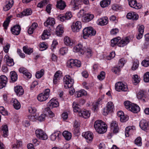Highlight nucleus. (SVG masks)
Wrapping results in <instances>:
<instances>
[{"mask_svg": "<svg viewBox=\"0 0 149 149\" xmlns=\"http://www.w3.org/2000/svg\"><path fill=\"white\" fill-rule=\"evenodd\" d=\"M83 33L84 38L86 39L87 37L95 35L96 31L92 27H89L84 28L83 30Z\"/></svg>", "mask_w": 149, "mask_h": 149, "instance_id": "20e7f679", "label": "nucleus"}, {"mask_svg": "<svg viewBox=\"0 0 149 149\" xmlns=\"http://www.w3.org/2000/svg\"><path fill=\"white\" fill-rule=\"evenodd\" d=\"M84 52H85L86 53L88 57H91L92 56L93 53L92 49L90 47H86V49L84 51Z\"/></svg>", "mask_w": 149, "mask_h": 149, "instance_id": "c03bdc74", "label": "nucleus"}, {"mask_svg": "<svg viewBox=\"0 0 149 149\" xmlns=\"http://www.w3.org/2000/svg\"><path fill=\"white\" fill-rule=\"evenodd\" d=\"M129 39L126 37L120 40L118 44V45L120 47H123L127 45L129 42Z\"/></svg>", "mask_w": 149, "mask_h": 149, "instance_id": "5701e85b", "label": "nucleus"}, {"mask_svg": "<svg viewBox=\"0 0 149 149\" xmlns=\"http://www.w3.org/2000/svg\"><path fill=\"white\" fill-rule=\"evenodd\" d=\"M19 71L20 73H22L27 78L30 79L31 77V74L29 72L26 68L21 67L19 68Z\"/></svg>", "mask_w": 149, "mask_h": 149, "instance_id": "2eb2a0df", "label": "nucleus"}, {"mask_svg": "<svg viewBox=\"0 0 149 149\" xmlns=\"http://www.w3.org/2000/svg\"><path fill=\"white\" fill-rule=\"evenodd\" d=\"M55 19L54 18H48L46 21L44 22L45 26H47L48 25L53 26L55 24Z\"/></svg>", "mask_w": 149, "mask_h": 149, "instance_id": "a878e982", "label": "nucleus"}, {"mask_svg": "<svg viewBox=\"0 0 149 149\" xmlns=\"http://www.w3.org/2000/svg\"><path fill=\"white\" fill-rule=\"evenodd\" d=\"M76 2L75 0H72L71 1V5L73 6L74 10L78 8V6L76 5Z\"/></svg>", "mask_w": 149, "mask_h": 149, "instance_id": "0e129e2a", "label": "nucleus"}, {"mask_svg": "<svg viewBox=\"0 0 149 149\" xmlns=\"http://www.w3.org/2000/svg\"><path fill=\"white\" fill-rule=\"evenodd\" d=\"M120 39V38L118 37L116 38H115L111 40V46L112 47H114L117 44L118 45V42L119 40Z\"/></svg>", "mask_w": 149, "mask_h": 149, "instance_id": "58836bf2", "label": "nucleus"}, {"mask_svg": "<svg viewBox=\"0 0 149 149\" xmlns=\"http://www.w3.org/2000/svg\"><path fill=\"white\" fill-rule=\"evenodd\" d=\"M50 91L49 89H45L43 92L40 94L38 96V100L40 102L46 101L49 97Z\"/></svg>", "mask_w": 149, "mask_h": 149, "instance_id": "39448f33", "label": "nucleus"}, {"mask_svg": "<svg viewBox=\"0 0 149 149\" xmlns=\"http://www.w3.org/2000/svg\"><path fill=\"white\" fill-rule=\"evenodd\" d=\"M11 80L13 82L15 81L17 79V76L15 71H11L10 73Z\"/></svg>", "mask_w": 149, "mask_h": 149, "instance_id": "e433bc0d", "label": "nucleus"}, {"mask_svg": "<svg viewBox=\"0 0 149 149\" xmlns=\"http://www.w3.org/2000/svg\"><path fill=\"white\" fill-rule=\"evenodd\" d=\"M139 64V61H134L131 68L132 70H136L138 68Z\"/></svg>", "mask_w": 149, "mask_h": 149, "instance_id": "603ef678", "label": "nucleus"}, {"mask_svg": "<svg viewBox=\"0 0 149 149\" xmlns=\"http://www.w3.org/2000/svg\"><path fill=\"white\" fill-rule=\"evenodd\" d=\"M13 106L14 108L17 110L19 109L21 107L20 103L16 99L14 100L13 102Z\"/></svg>", "mask_w": 149, "mask_h": 149, "instance_id": "79ce46f5", "label": "nucleus"}, {"mask_svg": "<svg viewBox=\"0 0 149 149\" xmlns=\"http://www.w3.org/2000/svg\"><path fill=\"white\" fill-rule=\"evenodd\" d=\"M56 30V33L58 36H60L63 32V28L61 25L57 26Z\"/></svg>", "mask_w": 149, "mask_h": 149, "instance_id": "72a5a7b5", "label": "nucleus"}, {"mask_svg": "<svg viewBox=\"0 0 149 149\" xmlns=\"http://www.w3.org/2000/svg\"><path fill=\"white\" fill-rule=\"evenodd\" d=\"M141 64L145 67H147L149 66V59L143 60L141 62Z\"/></svg>", "mask_w": 149, "mask_h": 149, "instance_id": "13d9d810", "label": "nucleus"}, {"mask_svg": "<svg viewBox=\"0 0 149 149\" xmlns=\"http://www.w3.org/2000/svg\"><path fill=\"white\" fill-rule=\"evenodd\" d=\"M79 106L75 102H73L72 104V107L74 112L81 113V111Z\"/></svg>", "mask_w": 149, "mask_h": 149, "instance_id": "f704fd0d", "label": "nucleus"}, {"mask_svg": "<svg viewBox=\"0 0 149 149\" xmlns=\"http://www.w3.org/2000/svg\"><path fill=\"white\" fill-rule=\"evenodd\" d=\"M133 127H134L131 126H129L126 127L125 132V135L126 137H128L129 136V133L132 131Z\"/></svg>", "mask_w": 149, "mask_h": 149, "instance_id": "4c0bfd02", "label": "nucleus"}, {"mask_svg": "<svg viewBox=\"0 0 149 149\" xmlns=\"http://www.w3.org/2000/svg\"><path fill=\"white\" fill-rule=\"evenodd\" d=\"M38 26V24L37 23L35 22L33 23L28 30V33L29 34H33L34 31Z\"/></svg>", "mask_w": 149, "mask_h": 149, "instance_id": "bb28decb", "label": "nucleus"}, {"mask_svg": "<svg viewBox=\"0 0 149 149\" xmlns=\"http://www.w3.org/2000/svg\"><path fill=\"white\" fill-rule=\"evenodd\" d=\"M132 78L133 83L135 85H136L139 83L141 80L140 78L137 74L133 75Z\"/></svg>", "mask_w": 149, "mask_h": 149, "instance_id": "37998d69", "label": "nucleus"}, {"mask_svg": "<svg viewBox=\"0 0 149 149\" xmlns=\"http://www.w3.org/2000/svg\"><path fill=\"white\" fill-rule=\"evenodd\" d=\"M134 143L137 146H140L142 145V139L140 137H138L134 140Z\"/></svg>", "mask_w": 149, "mask_h": 149, "instance_id": "de8ad7c7", "label": "nucleus"}, {"mask_svg": "<svg viewBox=\"0 0 149 149\" xmlns=\"http://www.w3.org/2000/svg\"><path fill=\"white\" fill-rule=\"evenodd\" d=\"M82 136L87 140L88 142L91 141L93 139V134L90 131L83 132Z\"/></svg>", "mask_w": 149, "mask_h": 149, "instance_id": "f8f14e48", "label": "nucleus"}, {"mask_svg": "<svg viewBox=\"0 0 149 149\" xmlns=\"http://www.w3.org/2000/svg\"><path fill=\"white\" fill-rule=\"evenodd\" d=\"M4 60L6 61V63L8 66H11L14 65V63L13 59L7 55L5 56Z\"/></svg>", "mask_w": 149, "mask_h": 149, "instance_id": "aec40b11", "label": "nucleus"}, {"mask_svg": "<svg viewBox=\"0 0 149 149\" xmlns=\"http://www.w3.org/2000/svg\"><path fill=\"white\" fill-rule=\"evenodd\" d=\"M68 49L66 47H62L60 50V54L63 55L68 52Z\"/></svg>", "mask_w": 149, "mask_h": 149, "instance_id": "4d7b16f0", "label": "nucleus"}, {"mask_svg": "<svg viewBox=\"0 0 149 149\" xmlns=\"http://www.w3.org/2000/svg\"><path fill=\"white\" fill-rule=\"evenodd\" d=\"M23 50L24 52L28 54H29L32 53L33 52V50L31 48H28L27 47L25 46L23 47Z\"/></svg>", "mask_w": 149, "mask_h": 149, "instance_id": "49530a36", "label": "nucleus"}, {"mask_svg": "<svg viewBox=\"0 0 149 149\" xmlns=\"http://www.w3.org/2000/svg\"><path fill=\"white\" fill-rule=\"evenodd\" d=\"M115 88L118 91H127L128 90L127 86L121 82H118L116 84Z\"/></svg>", "mask_w": 149, "mask_h": 149, "instance_id": "0eeeda50", "label": "nucleus"}, {"mask_svg": "<svg viewBox=\"0 0 149 149\" xmlns=\"http://www.w3.org/2000/svg\"><path fill=\"white\" fill-rule=\"evenodd\" d=\"M58 19L62 22L64 21L66 19V17L65 15H60L57 17Z\"/></svg>", "mask_w": 149, "mask_h": 149, "instance_id": "338daca9", "label": "nucleus"}, {"mask_svg": "<svg viewBox=\"0 0 149 149\" xmlns=\"http://www.w3.org/2000/svg\"><path fill=\"white\" fill-rule=\"evenodd\" d=\"M110 126L111 130L113 131V133H118V124L116 121H113L111 124Z\"/></svg>", "mask_w": 149, "mask_h": 149, "instance_id": "6ab92c4d", "label": "nucleus"}, {"mask_svg": "<svg viewBox=\"0 0 149 149\" xmlns=\"http://www.w3.org/2000/svg\"><path fill=\"white\" fill-rule=\"evenodd\" d=\"M21 29L20 26L17 25L12 28L11 29V31L13 34L17 35L19 34Z\"/></svg>", "mask_w": 149, "mask_h": 149, "instance_id": "f3484780", "label": "nucleus"}, {"mask_svg": "<svg viewBox=\"0 0 149 149\" xmlns=\"http://www.w3.org/2000/svg\"><path fill=\"white\" fill-rule=\"evenodd\" d=\"M81 28V24L80 22L77 21L75 23H73L71 28L73 32H78Z\"/></svg>", "mask_w": 149, "mask_h": 149, "instance_id": "9b49d317", "label": "nucleus"}, {"mask_svg": "<svg viewBox=\"0 0 149 149\" xmlns=\"http://www.w3.org/2000/svg\"><path fill=\"white\" fill-rule=\"evenodd\" d=\"M58 106L59 103L57 101L55 100L53 102L52 100H50L47 103V107L45 109L44 112L46 114H48L50 117L52 118L54 116V114L51 111V109L57 107Z\"/></svg>", "mask_w": 149, "mask_h": 149, "instance_id": "f257e3e1", "label": "nucleus"}, {"mask_svg": "<svg viewBox=\"0 0 149 149\" xmlns=\"http://www.w3.org/2000/svg\"><path fill=\"white\" fill-rule=\"evenodd\" d=\"M62 135L67 140H69L72 137L71 133L67 131L63 132Z\"/></svg>", "mask_w": 149, "mask_h": 149, "instance_id": "7c9ffc66", "label": "nucleus"}, {"mask_svg": "<svg viewBox=\"0 0 149 149\" xmlns=\"http://www.w3.org/2000/svg\"><path fill=\"white\" fill-rule=\"evenodd\" d=\"M87 94L86 92L84 90H81L78 92H76L75 95L77 97H81L83 95H85Z\"/></svg>", "mask_w": 149, "mask_h": 149, "instance_id": "2f4dec72", "label": "nucleus"}, {"mask_svg": "<svg viewBox=\"0 0 149 149\" xmlns=\"http://www.w3.org/2000/svg\"><path fill=\"white\" fill-rule=\"evenodd\" d=\"M13 4V0H9L8 3L3 8V10L5 11L8 10L12 7Z\"/></svg>", "mask_w": 149, "mask_h": 149, "instance_id": "473e14b6", "label": "nucleus"}, {"mask_svg": "<svg viewBox=\"0 0 149 149\" xmlns=\"http://www.w3.org/2000/svg\"><path fill=\"white\" fill-rule=\"evenodd\" d=\"M137 98L141 100L143 102H145L146 97L144 95V92L142 90L140 91L137 95Z\"/></svg>", "mask_w": 149, "mask_h": 149, "instance_id": "4be33fe9", "label": "nucleus"}, {"mask_svg": "<svg viewBox=\"0 0 149 149\" xmlns=\"http://www.w3.org/2000/svg\"><path fill=\"white\" fill-rule=\"evenodd\" d=\"M44 71L41 69L40 71L37 72L36 74V77L38 79L40 78L43 75Z\"/></svg>", "mask_w": 149, "mask_h": 149, "instance_id": "8fccbe9b", "label": "nucleus"}, {"mask_svg": "<svg viewBox=\"0 0 149 149\" xmlns=\"http://www.w3.org/2000/svg\"><path fill=\"white\" fill-rule=\"evenodd\" d=\"M143 80L146 82H149V72H146L144 75Z\"/></svg>", "mask_w": 149, "mask_h": 149, "instance_id": "052dcab7", "label": "nucleus"}, {"mask_svg": "<svg viewBox=\"0 0 149 149\" xmlns=\"http://www.w3.org/2000/svg\"><path fill=\"white\" fill-rule=\"evenodd\" d=\"M107 126L101 120H96L94 123V127L96 131L100 134H103L107 130Z\"/></svg>", "mask_w": 149, "mask_h": 149, "instance_id": "f03ea898", "label": "nucleus"}, {"mask_svg": "<svg viewBox=\"0 0 149 149\" xmlns=\"http://www.w3.org/2000/svg\"><path fill=\"white\" fill-rule=\"evenodd\" d=\"M139 126L143 130H145L148 126V122L147 123L145 119H142L140 122Z\"/></svg>", "mask_w": 149, "mask_h": 149, "instance_id": "393cba45", "label": "nucleus"}, {"mask_svg": "<svg viewBox=\"0 0 149 149\" xmlns=\"http://www.w3.org/2000/svg\"><path fill=\"white\" fill-rule=\"evenodd\" d=\"M108 21V18L105 17L104 18L101 19L99 23L100 25H104L107 24Z\"/></svg>", "mask_w": 149, "mask_h": 149, "instance_id": "09e8293b", "label": "nucleus"}, {"mask_svg": "<svg viewBox=\"0 0 149 149\" xmlns=\"http://www.w3.org/2000/svg\"><path fill=\"white\" fill-rule=\"evenodd\" d=\"M110 0H103L100 3L101 6L102 8L107 6L110 3Z\"/></svg>", "mask_w": 149, "mask_h": 149, "instance_id": "ea45409f", "label": "nucleus"}, {"mask_svg": "<svg viewBox=\"0 0 149 149\" xmlns=\"http://www.w3.org/2000/svg\"><path fill=\"white\" fill-rule=\"evenodd\" d=\"M81 113L83 117L85 118H88L90 115L89 111L86 110L81 111Z\"/></svg>", "mask_w": 149, "mask_h": 149, "instance_id": "a18cd8bd", "label": "nucleus"}, {"mask_svg": "<svg viewBox=\"0 0 149 149\" xmlns=\"http://www.w3.org/2000/svg\"><path fill=\"white\" fill-rule=\"evenodd\" d=\"M64 87L66 88L72 87L74 83V80L69 75H67L64 78Z\"/></svg>", "mask_w": 149, "mask_h": 149, "instance_id": "423d86ee", "label": "nucleus"}, {"mask_svg": "<svg viewBox=\"0 0 149 149\" xmlns=\"http://www.w3.org/2000/svg\"><path fill=\"white\" fill-rule=\"evenodd\" d=\"M66 6L65 3L62 0H60L57 1V3L56 5L57 8L61 10H63Z\"/></svg>", "mask_w": 149, "mask_h": 149, "instance_id": "b1692460", "label": "nucleus"}, {"mask_svg": "<svg viewBox=\"0 0 149 149\" xmlns=\"http://www.w3.org/2000/svg\"><path fill=\"white\" fill-rule=\"evenodd\" d=\"M64 41L65 44L67 46H70L72 45L73 44L72 42L68 37H65L64 39Z\"/></svg>", "mask_w": 149, "mask_h": 149, "instance_id": "a19ab883", "label": "nucleus"}, {"mask_svg": "<svg viewBox=\"0 0 149 149\" xmlns=\"http://www.w3.org/2000/svg\"><path fill=\"white\" fill-rule=\"evenodd\" d=\"M126 17L127 18L129 19H132L135 20H137L139 17L138 15L134 12L128 13Z\"/></svg>", "mask_w": 149, "mask_h": 149, "instance_id": "a211bd4d", "label": "nucleus"}, {"mask_svg": "<svg viewBox=\"0 0 149 149\" xmlns=\"http://www.w3.org/2000/svg\"><path fill=\"white\" fill-rule=\"evenodd\" d=\"M86 47H83L82 45L81 44H79L74 47L73 50L74 52H79L81 54H84V51Z\"/></svg>", "mask_w": 149, "mask_h": 149, "instance_id": "9d476101", "label": "nucleus"}, {"mask_svg": "<svg viewBox=\"0 0 149 149\" xmlns=\"http://www.w3.org/2000/svg\"><path fill=\"white\" fill-rule=\"evenodd\" d=\"M32 13V11L30 9H26L24 10L23 12L21 13V16H28L31 15Z\"/></svg>", "mask_w": 149, "mask_h": 149, "instance_id": "c9c22d12", "label": "nucleus"}, {"mask_svg": "<svg viewBox=\"0 0 149 149\" xmlns=\"http://www.w3.org/2000/svg\"><path fill=\"white\" fill-rule=\"evenodd\" d=\"M7 78L5 75H2L0 77V89L5 87L7 82Z\"/></svg>", "mask_w": 149, "mask_h": 149, "instance_id": "ddd939ff", "label": "nucleus"}, {"mask_svg": "<svg viewBox=\"0 0 149 149\" xmlns=\"http://www.w3.org/2000/svg\"><path fill=\"white\" fill-rule=\"evenodd\" d=\"M101 100V99L99 98L97 102H96L95 104L93 106V109L94 110V111H95L96 110V109L98 108V104H100V102Z\"/></svg>", "mask_w": 149, "mask_h": 149, "instance_id": "69168bd1", "label": "nucleus"}, {"mask_svg": "<svg viewBox=\"0 0 149 149\" xmlns=\"http://www.w3.org/2000/svg\"><path fill=\"white\" fill-rule=\"evenodd\" d=\"M120 68H121V67H119V65L118 67H114L112 68V71L116 74H118V72L120 71Z\"/></svg>", "mask_w": 149, "mask_h": 149, "instance_id": "e2e57ef3", "label": "nucleus"}, {"mask_svg": "<svg viewBox=\"0 0 149 149\" xmlns=\"http://www.w3.org/2000/svg\"><path fill=\"white\" fill-rule=\"evenodd\" d=\"M67 66L69 68H72L74 67L73 59H70L68 61L67 63Z\"/></svg>", "mask_w": 149, "mask_h": 149, "instance_id": "864d4df0", "label": "nucleus"}, {"mask_svg": "<svg viewBox=\"0 0 149 149\" xmlns=\"http://www.w3.org/2000/svg\"><path fill=\"white\" fill-rule=\"evenodd\" d=\"M35 134L38 137L42 140H46L48 138V136L41 129L36 130L35 131Z\"/></svg>", "mask_w": 149, "mask_h": 149, "instance_id": "1a4fd4ad", "label": "nucleus"}, {"mask_svg": "<svg viewBox=\"0 0 149 149\" xmlns=\"http://www.w3.org/2000/svg\"><path fill=\"white\" fill-rule=\"evenodd\" d=\"M105 73L104 72L102 71L100 74L97 76L98 79L100 80H103L105 77Z\"/></svg>", "mask_w": 149, "mask_h": 149, "instance_id": "6e6d98bb", "label": "nucleus"}, {"mask_svg": "<svg viewBox=\"0 0 149 149\" xmlns=\"http://www.w3.org/2000/svg\"><path fill=\"white\" fill-rule=\"evenodd\" d=\"M125 108L134 113H137L140 110L139 107L136 104L132 103L128 101L124 102Z\"/></svg>", "mask_w": 149, "mask_h": 149, "instance_id": "7ed1b4c3", "label": "nucleus"}, {"mask_svg": "<svg viewBox=\"0 0 149 149\" xmlns=\"http://www.w3.org/2000/svg\"><path fill=\"white\" fill-rule=\"evenodd\" d=\"M47 0H42L38 4V7L42 8L47 4Z\"/></svg>", "mask_w": 149, "mask_h": 149, "instance_id": "3c124183", "label": "nucleus"}, {"mask_svg": "<svg viewBox=\"0 0 149 149\" xmlns=\"http://www.w3.org/2000/svg\"><path fill=\"white\" fill-rule=\"evenodd\" d=\"M47 30H45L44 31L41 36V38L42 40H44L47 38L48 36V35L47 34Z\"/></svg>", "mask_w": 149, "mask_h": 149, "instance_id": "774afa93", "label": "nucleus"}, {"mask_svg": "<svg viewBox=\"0 0 149 149\" xmlns=\"http://www.w3.org/2000/svg\"><path fill=\"white\" fill-rule=\"evenodd\" d=\"M2 130L3 131V136L6 137L8 136V126L7 125H3L2 126Z\"/></svg>", "mask_w": 149, "mask_h": 149, "instance_id": "c756f323", "label": "nucleus"}, {"mask_svg": "<svg viewBox=\"0 0 149 149\" xmlns=\"http://www.w3.org/2000/svg\"><path fill=\"white\" fill-rule=\"evenodd\" d=\"M114 108L113 103L111 102H109L107 103V107L104 109L103 114L104 116L108 115L109 113L111 112Z\"/></svg>", "mask_w": 149, "mask_h": 149, "instance_id": "6e6552de", "label": "nucleus"}, {"mask_svg": "<svg viewBox=\"0 0 149 149\" xmlns=\"http://www.w3.org/2000/svg\"><path fill=\"white\" fill-rule=\"evenodd\" d=\"M74 67H79L81 66L80 61L78 60H74Z\"/></svg>", "mask_w": 149, "mask_h": 149, "instance_id": "680f3d73", "label": "nucleus"}, {"mask_svg": "<svg viewBox=\"0 0 149 149\" xmlns=\"http://www.w3.org/2000/svg\"><path fill=\"white\" fill-rule=\"evenodd\" d=\"M144 27L143 26H141L139 28L138 31L139 33L136 36V38L138 39H140L143 36L144 32Z\"/></svg>", "mask_w": 149, "mask_h": 149, "instance_id": "c85d7f7f", "label": "nucleus"}, {"mask_svg": "<svg viewBox=\"0 0 149 149\" xmlns=\"http://www.w3.org/2000/svg\"><path fill=\"white\" fill-rule=\"evenodd\" d=\"M61 136V133L59 131H57L53 133L51 135V139L52 141H54L57 138L58 139Z\"/></svg>", "mask_w": 149, "mask_h": 149, "instance_id": "cd10ccee", "label": "nucleus"}, {"mask_svg": "<svg viewBox=\"0 0 149 149\" xmlns=\"http://www.w3.org/2000/svg\"><path fill=\"white\" fill-rule=\"evenodd\" d=\"M10 19L9 17L7 18L3 23V26L5 29H7V27L8 26L10 22Z\"/></svg>", "mask_w": 149, "mask_h": 149, "instance_id": "5fc2aeb1", "label": "nucleus"}, {"mask_svg": "<svg viewBox=\"0 0 149 149\" xmlns=\"http://www.w3.org/2000/svg\"><path fill=\"white\" fill-rule=\"evenodd\" d=\"M94 17L93 14L86 13L82 17V20L84 22H88L92 20L94 18Z\"/></svg>", "mask_w": 149, "mask_h": 149, "instance_id": "dca6fc26", "label": "nucleus"}, {"mask_svg": "<svg viewBox=\"0 0 149 149\" xmlns=\"http://www.w3.org/2000/svg\"><path fill=\"white\" fill-rule=\"evenodd\" d=\"M128 1L129 4L131 7L137 9L141 8L139 4L137 3L136 0H128Z\"/></svg>", "mask_w": 149, "mask_h": 149, "instance_id": "4468645a", "label": "nucleus"}, {"mask_svg": "<svg viewBox=\"0 0 149 149\" xmlns=\"http://www.w3.org/2000/svg\"><path fill=\"white\" fill-rule=\"evenodd\" d=\"M14 91L16 94L19 96L22 95L24 93V90L22 87L20 86L15 87Z\"/></svg>", "mask_w": 149, "mask_h": 149, "instance_id": "412c9836", "label": "nucleus"}, {"mask_svg": "<svg viewBox=\"0 0 149 149\" xmlns=\"http://www.w3.org/2000/svg\"><path fill=\"white\" fill-rule=\"evenodd\" d=\"M0 112L3 115L5 116L8 115V112L3 107H0Z\"/></svg>", "mask_w": 149, "mask_h": 149, "instance_id": "bf43d9fd", "label": "nucleus"}]
</instances>
